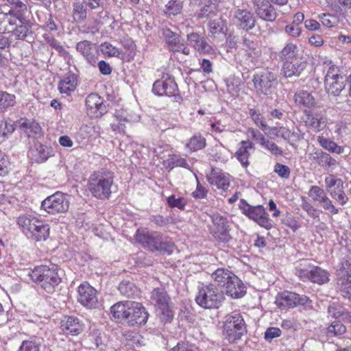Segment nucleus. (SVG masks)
<instances>
[{"instance_id": "obj_4", "label": "nucleus", "mask_w": 351, "mask_h": 351, "mask_svg": "<svg viewBox=\"0 0 351 351\" xmlns=\"http://www.w3.org/2000/svg\"><path fill=\"white\" fill-rule=\"evenodd\" d=\"M29 276L35 284L48 294L53 293L62 281L57 269L45 265L36 266Z\"/></svg>"}, {"instance_id": "obj_58", "label": "nucleus", "mask_w": 351, "mask_h": 351, "mask_svg": "<svg viewBox=\"0 0 351 351\" xmlns=\"http://www.w3.org/2000/svg\"><path fill=\"white\" fill-rule=\"evenodd\" d=\"M11 9L9 11H14L18 14H25L27 11V6L21 0H6Z\"/></svg>"}, {"instance_id": "obj_46", "label": "nucleus", "mask_w": 351, "mask_h": 351, "mask_svg": "<svg viewBox=\"0 0 351 351\" xmlns=\"http://www.w3.org/2000/svg\"><path fill=\"white\" fill-rule=\"evenodd\" d=\"M344 182H342L332 189L328 191L330 196L339 202L341 206L345 205L348 202V197L344 191Z\"/></svg>"}, {"instance_id": "obj_57", "label": "nucleus", "mask_w": 351, "mask_h": 351, "mask_svg": "<svg viewBox=\"0 0 351 351\" xmlns=\"http://www.w3.org/2000/svg\"><path fill=\"white\" fill-rule=\"evenodd\" d=\"M249 114L256 126L262 130H265L267 128V124L261 112L255 109L251 108L249 110Z\"/></svg>"}, {"instance_id": "obj_17", "label": "nucleus", "mask_w": 351, "mask_h": 351, "mask_svg": "<svg viewBox=\"0 0 351 351\" xmlns=\"http://www.w3.org/2000/svg\"><path fill=\"white\" fill-rule=\"evenodd\" d=\"M206 178L210 185L215 186L217 189L226 191L230 186L232 177L229 173L223 171L221 169L212 168Z\"/></svg>"}, {"instance_id": "obj_15", "label": "nucleus", "mask_w": 351, "mask_h": 351, "mask_svg": "<svg viewBox=\"0 0 351 351\" xmlns=\"http://www.w3.org/2000/svg\"><path fill=\"white\" fill-rule=\"evenodd\" d=\"M276 81L275 75L269 70H265L253 75L252 82L257 93L269 95L272 91L274 84Z\"/></svg>"}, {"instance_id": "obj_9", "label": "nucleus", "mask_w": 351, "mask_h": 351, "mask_svg": "<svg viewBox=\"0 0 351 351\" xmlns=\"http://www.w3.org/2000/svg\"><path fill=\"white\" fill-rule=\"evenodd\" d=\"M239 208L243 215L256 222L260 226L267 230H270L273 227V221L263 206H250L245 200L241 199Z\"/></svg>"}, {"instance_id": "obj_2", "label": "nucleus", "mask_w": 351, "mask_h": 351, "mask_svg": "<svg viewBox=\"0 0 351 351\" xmlns=\"http://www.w3.org/2000/svg\"><path fill=\"white\" fill-rule=\"evenodd\" d=\"M135 241L150 252H158L170 255L176 248L175 243L161 232L138 228L134 236Z\"/></svg>"}, {"instance_id": "obj_60", "label": "nucleus", "mask_w": 351, "mask_h": 351, "mask_svg": "<svg viewBox=\"0 0 351 351\" xmlns=\"http://www.w3.org/2000/svg\"><path fill=\"white\" fill-rule=\"evenodd\" d=\"M40 346L36 341L24 340L18 351H40Z\"/></svg>"}, {"instance_id": "obj_53", "label": "nucleus", "mask_w": 351, "mask_h": 351, "mask_svg": "<svg viewBox=\"0 0 351 351\" xmlns=\"http://www.w3.org/2000/svg\"><path fill=\"white\" fill-rule=\"evenodd\" d=\"M119 290L127 298H134L138 292L136 287L130 282H121L119 284Z\"/></svg>"}, {"instance_id": "obj_63", "label": "nucleus", "mask_w": 351, "mask_h": 351, "mask_svg": "<svg viewBox=\"0 0 351 351\" xmlns=\"http://www.w3.org/2000/svg\"><path fill=\"white\" fill-rule=\"evenodd\" d=\"M343 182L341 178H338L334 174H329L324 179L325 186L327 191L332 189V188L339 185L341 182Z\"/></svg>"}, {"instance_id": "obj_10", "label": "nucleus", "mask_w": 351, "mask_h": 351, "mask_svg": "<svg viewBox=\"0 0 351 351\" xmlns=\"http://www.w3.org/2000/svg\"><path fill=\"white\" fill-rule=\"evenodd\" d=\"M329 67L324 77V88L328 95L338 96L345 87L343 76L339 66L329 62Z\"/></svg>"}, {"instance_id": "obj_5", "label": "nucleus", "mask_w": 351, "mask_h": 351, "mask_svg": "<svg viewBox=\"0 0 351 351\" xmlns=\"http://www.w3.org/2000/svg\"><path fill=\"white\" fill-rule=\"evenodd\" d=\"M225 300L223 291L213 284L203 285L198 288L195 296L196 303L204 308H218Z\"/></svg>"}, {"instance_id": "obj_61", "label": "nucleus", "mask_w": 351, "mask_h": 351, "mask_svg": "<svg viewBox=\"0 0 351 351\" xmlns=\"http://www.w3.org/2000/svg\"><path fill=\"white\" fill-rule=\"evenodd\" d=\"M319 204L322 205L325 210L328 211L331 215H337L339 213L340 209L335 207L332 200L327 195Z\"/></svg>"}, {"instance_id": "obj_37", "label": "nucleus", "mask_w": 351, "mask_h": 351, "mask_svg": "<svg viewBox=\"0 0 351 351\" xmlns=\"http://www.w3.org/2000/svg\"><path fill=\"white\" fill-rule=\"evenodd\" d=\"M328 313L330 317L335 318V320L342 319L344 321H350L351 314L342 305L332 303L328 308Z\"/></svg>"}, {"instance_id": "obj_49", "label": "nucleus", "mask_w": 351, "mask_h": 351, "mask_svg": "<svg viewBox=\"0 0 351 351\" xmlns=\"http://www.w3.org/2000/svg\"><path fill=\"white\" fill-rule=\"evenodd\" d=\"M259 144L271 154L275 156H282L283 152L275 143L267 138L263 134H260L258 138Z\"/></svg>"}, {"instance_id": "obj_32", "label": "nucleus", "mask_w": 351, "mask_h": 351, "mask_svg": "<svg viewBox=\"0 0 351 351\" xmlns=\"http://www.w3.org/2000/svg\"><path fill=\"white\" fill-rule=\"evenodd\" d=\"M187 40L193 47L201 53L211 54L214 52V49L206 39L197 33L193 32L188 34Z\"/></svg>"}, {"instance_id": "obj_23", "label": "nucleus", "mask_w": 351, "mask_h": 351, "mask_svg": "<svg viewBox=\"0 0 351 351\" xmlns=\"http://www.w3.org/2000/svg\"><path fill=\"white\" fill-rule=\"evenodd\" d=\"M60 328L67 335L77 336L83 331L84 324L79 318L66 315L60 322Z\"/></svg>"}, {"instance_id": "obj_59", "label": "nucleus", "mask_w": 351, "mask_h": 351, "mask_svg": "<svg viewBox=\"0 0 351 351\" xmlns=\"http://www.w3.org/2000/svg\"><path fill=\"white\" fill-rule=\"evenodd\" d=\"M167 201L171 208H178L180 210H184L186 204L184 197L176 198L174 195L168 197Z\"/></svg>"}, {"instance_id": "obj_28", "label": "nucleus", "mask_w": 351, "mask_h": 351, "mask_svg": "<svg viewBox=\"0 0 351 351\" xmlns=\"http://www.w3.org/2000/svg\"><path fill=\"white\" fill-rule=\"evenodd\" d=\"M20 15L15 13L14 11L0 12V32L2 34L12 33L16 23L19 20Z\"/></svg>"}, {"instance_id": "obj_50", "label": "nucleus", "mask_w": 351, "mask_h": 351, "mask_svg": "<svg viewBox=\"0 0 351 351\" xmlns=\"http://www.w3.org/2000/svg\"><path fill=\"white\" fill-rule=\"evenodd\" d=\"M347 331L346 326L339 320H335L327 328V333L330 337H339Z\"/></svg>"}, {"instance_id": "obj_62", "label": "nucleus", "mask_w": 351, "mask_h": 351, "mask_svg": "<svg viewBox=\"0 0 351 351\" xmlns=\"http://www.w3.org/2000/svg\"><path fill=\"white\" fill-rule=\"evenodd\" d=\"M274 171L282 178L287 179L290 176V169L285 165L276 163L274 166Z\"/></svg>"}, {"instance_id": "obj_56", "label": "nucleus", "mask_w": 351, "mask_h": 351, "mask_svg": "<svg viewBox=\"0 0 351 351\" xmlns=\"http://www.w3.org/2000/svg\"><path fill=\"white\" fill-rule=\"evenodd\" d=\"M319 163L326 167H335L338 165L337 161L330 154L321 151L318 154Z\"/></svg>"}, {"instance_id": "obj_43", "label": "nucleus", "mask_w": 351, "mask_h": 351, "mask_svg": "<svg viewBox=\"0 0 351 351\" xmlns=\"http://www.w3.org/2000/svg\"><path fill=\"white\" fill-rule=\"evenodd\" d=\"M298 46L293 43H288L280 53V60L284 62L289 60H298Z\"/></svg>"}, {"instance_id": "obj_6", "label": "nucleus", "mask_w": 351, "mask_h": 351, "mask_svg": "<svg viewBox=\"0 0 351 351\" xmlns=\"http://www.w3.org/2000/svg\"><path fill=\"white\" fill-rule=\"evenodd\" d=\"M152 90L158 97H173L179 103L183 100L174 77L168 73H162L160 79L153 84Z\"/></svg>"}, {"instance_id": "obj_55", "label": "nucleus", "mask_w": 351, "mask_h": 351, "mask_svg": "<svg viewBox=\"0 0 351 351\" xmlns=\"http://www.w3.org/2000/svg\"><path fill=\"white\" fill-rule=\"evenodd\" d=\"M100 49L105 57H117L120 54L119 49L109 42L102 43L100 45Z\"/></svg>"}, {"instance_id": "obj_29", "label": "nucleus", "mask_w": 351, "mask_h": 351, "mask_svg": "<svg viewBox=\"0 0 351 351\" xmlns=\"http://www.w3.org/2000/svg\"><path fill=\"white\" fill-rule=\"evenodd\" d=\"M50 228L48 223L42 219L38 218L29 239L36 241H46L49 237Z\"/></svg>"}, {"instance_id": "obj_12", "label": "nucleus", "mask_w": 351, "mask_h": 351, "mask_svg": "<svg viewBox=\"0 0 351 351\" xmlns=\"http://www.w3.org/2000/svg\"><path fill=\"white\" fill-rule=\"evenodd\" d=\"M77 301L86 308H96L98 305L97 291L88 282L84 281L77 288Z\"/></svg>"}, {"instance_id": "obj_18", "label": "nucleus", "mask_w": 351, "mask_h": 351, "mask_svg": "<svg viewBox=\"0 0 351 351\" xmlns=\"http://www.w3.org/2000/svg\"><path fill=\"white\" fill-rule=\"evenodd\" d=\"M254 149L255 145L250 140H243L239 143L234 157L243 168L247 169L250 165V158Z\"/></svg>"}, {"instance_id": "obj_16", "label": "nucleus", "mask_w": 351, "mask_h": 351, "mask_svg": "<svg viewBox=\"0 0 351 351\" xmlns=\"http://www.w3.org/2000/svg\"><path fill=\"white\" fill-rule=\"evenodd\" d=\"M329 273L318 266H313L310 269H301L298 271L299 278L303 281L323 285L329 281Z\"/></svg>"}, {"instance_id": "obj_27", "label": "nucleus", "mask_w": 351, "mask_h": 351, "mask_svg": "<svg viewBox=\"0 0 351 351\" xmlns=\"http://www.w3.org/2000/svg\"><path fill=\"white\" fill-rule=\"evenodd\" d=\"M337 275L341 289L350 297L351 295V263L348 261L343 263Z\"/></svg>"}, {"instance_id": "obj_45", "label": "nucleus", "mask_w": 351, "mask_h": 351, "mask_svg": "<svg viewBox=\"0 0 351 351\" xmlns=\"http://www.w3.org/2000/svg\"><path fill=\"white\" fill-rule=\"evenodd\" d=\"M317 142L320 146L331 153L339 154H342L344 151L343 147L338 145L335 141L325 138L324 136H318Z\"/></svg>"}, {"instance_id": "obj_36", "label": "nucleus", "mask_w": 351, "mask_h": 351, "mask_svg": "<svg viewBox=\"0 0 351 351\" xmlns=\"http://www.w3.org/2000/svg\"><path fill=\"white\" fill-rule=\"evenodd\" d=\"M234 276L235 274L232 271L224 268H218L211 274V278L217 286L224 289Z\"/></svg>"}, {"instance_id": "obj_51", "label": "nucleus", "mask_w": 351, "mask_h": 351, "mask_svg": "<svg viewBox=\"0 0 351 351\" xmlns=\"http://www.w3.org/2000/svg\"><path fill=\"white\" fill-rule=\"evenodd\" d=\"M16 130V121H12L10 119H0V137H8L12 134Z\"/></svg>"}, {"instance_id": "obj_31", "label": "nucleus", "mask_w": 351, "mask_h": 351, "mask_svg": "<svg viewBox=\"0 0 351 351\" xmlns=\"http://www.w3.org/2000/svg\"><path fill=\"white\" fill-rule=\"evenodd\" d=\"M306 62L299 60H289L283 62L282 72L285 77H298L305 69Z\"/></svg>"}, {"instance_id": "obj_41", "label": "nucleus", "mask_w": 351, "mask_h": 351, "mask_svg": "<svg viewBox=\"0 0 351 351\" xmlns=\"http://www.w3.org/2000/svg\"><path fill=\"white\" fill-rule=\"evenodd\" d=\"M87 9L84 3L77 1L73 3L72 18L76 23H82L87 19Z\"/></svg>"}, {"instance_id": "obj_39", "label": "nucleus", "mask_w": 351, "mask_h": 351, "mask_svg": "<svg viewBox=\"0 0 351 351\" xmlns=\"http://www.w3.org/2000/svg\"><path fill=\"white\" fill-rule=\"evenodd\" d=\"M162 165L169 171L175 167L187 168L189 167L186 160L178 154H170L168 158L162 161Z\"/></svg>"}, {"instance_id": "obj_38", "label": "nucleus", "mask_w": 351, "mask_h": 351, "mask_svg": "<svg viewBox=\"0 0 351 351\" xmlns=\"http://www.w3.org/2000/svg\"><path fill=\"white\" fill-rule=\"evenodd\" d=\"M241 50L245 58L251 62H253L260 54L256 43L247 38H243Z\"/></svg>"}, {"instance_id": "obj_25", "label": "nucleus", "mask_w": 351, "mask_h": 351, "mask_svg": "<svg viewBox=\"0 0 351 351\" xmlns=\"http://www.w3.org/2000/svg\"><path fill=\"white\" fill-rule=\"evenodd\" d=\"M234 23L241 29L248 31L254 27L256 19L254 14L246 10H238L234 16Z\"/></svg>"}, {"instance_id": "obj_64", "label": "nucleus", "mask_w": 351, "mask_h": 351, "mask_svg": "<svg viewBox=\"0 0 351 351\" xmlns=\"http://www.w3.org/2000/svg\"><path fill=\"white\" fill-rule=\"evenodd\" d=\"M169 351H199V349L193 345L187 342H178L176 346Z\"/></svg>"}, {"instance_id": "obj_7", "label": "nucleus", "mask_w": 351, "mask_h": 351, "mask_svg": "<svg viewBox=\"0 0 351 351\" xmlns=\"http://www.w3.org/2000/svg\"><path fill=\"white\" fill-rule=\"evenodd\" d=\"M223 335L230 343H234L246 333V324L239 313L233 312L226 317L223 326Z\"/></svg>"}, {"instance_id": "obj_11", "label": "nucleus", "mask_w": 351, "mask_h": 351, "mask_svg": "<svg viewBox=\"0 0 351 351\" xmlns=\"http://www.w3.org/2000/svg\"><path fill=\"white\" fill-rule=\"evenodd\" d=\"M212 226L210 227V232L219 242L228 243L232 237L230 234V227L229 221L226 216L219 213H214L210 216Z\"/></svg>"}, {"instance_id": "obj_19", "label": "nucleus", "mask_w": 351, "mask_h": 351, "mask_svg": "<svg viewBox=\"0 0 351 351\" xmlns=\"http://www.w3.org/2000/svg\"><path fill=\"white\" fill-rule=\"evenodd\" d=\"M88 114L95 118L101 117L105 113L104 99L97 93L89 94L85 100Z\"/></svg>"}, {"instance_id": "obj_21", "label": "nucleus", "mask_w": 351, "mask_h": 351, "mask_svg": "<svg viewBox=\"0 0 351 351\" xmlns=\"http://www.w3.org/2000/svg\"><path fill=\"white\" fill-rule=\"evenodd\" d=\"M21 130L29 138H38L42 135L43 130L39 123L34 119L21 117L16 121V128Z\"/></svg>"}, {"instance_id": "obj_26", "label": "nucleus", "mask_w": 351, "mask_h": 351, "mask_svg": "<svg viewBox=\"0 0 351 351\" xmlns=\"http://www.w3.org/2000/svg\"><path fill=\"white\" fill-rule=\"evenodd\" d=\"M232 278L224 287L226 294L232 298H241L246 293V287L236 275Z\"/></svg>"}, {"instance_id": "obj_8", "label": "nucleus", "mask_w": 351, "mask_h": 351, "mask_svg": "<svg viewBox=\"0 0 351 351\" xmlns=\"http://www.w3.org/2000/svg\"><path fill=\"white\" fill-rule=\"evenodd\" d=\"M151 303L160 313L161 319L170 322L173 317L171 298L164 288H154L150 295Z\"/></svg>"}, {"instance_id": "obj_52", "label": "nucleus", "mask_w": 351, "mask_h": 351, "mask_svg": "<svg viewBox=\"0 0 351 351\" xmlns=\"http://www.w3.org/2000/svg\"><path fill=\"white\" fill-rule=\"evenodd\" d=\"M308 195L314 202L319 204L327 195L322 188L314 185L309 189Z\"/></svg>"}, {"instance_id": "obj_20", "label": "nucleus", "mask_w": 351, "mask_h": 351, "mask_svg": "<svg viewBox=\"0 0 351 351\" xmlns=\"http://www.w3.org/2000/svg\"><path fill=\"white\" fill-rule=\"evenodd\" d=\"M293 101L298 107L303 109L304 113H308L317 106V101L312 93L307 90L297 91L293 96Z\"/></svg>"}, {"instance_id": "obj_42", "label": "nucleus", "mask_w": 351, "mask_h": 351, "mask_svg": "<svg viewBox=\"0 0 351 351\" xmlns=\"http://www.w3.org/2000/svg\"><path fill=\"white\" fill-rule=\"evenodd\" d=\"M206 146V139L201 134L193 135L186 143V148L191 152L202 150L204 149Z\"/></svg>"}, {"instance_id": "obj_13", "label": "nucleus", "mask_w": 351, "mask_h": 351, "mask_svg": "<svg viewBox=\"0 0 351 351\" xmlns=\"http://www.w3.org/2000/svg\"><path fill=\"white\" fill-rule=\"evenodd\" d=\"M41 208L49 214L65 213L69 208V202L61 192H56L42 202Z\"/></svg>"}, {"instance_id": "obj_24", "label": "nucleus", "mask_w": 351, "mask_h": 351, "mask_svg": "<svg viewBox=\"0 0 351 351\" xmlns=\"http://www.w3.org/2000/svg\"><path fill=\"white\" fill-rule=\"evenodd\" d=\"M33 23L28 19L25 14L19 16V20L16 23L12 35L17 40H25L27 36L32 34Z\"/></svg>"}, {"instance_id": "obj_22", "label": "nucleus", "mask_w": 351, "mask_h": 351, "mask_svg": "<svg viewBox=\"0 0 351 351\" xmlns=\"http://www.w3.org/2000/svg\"><path fill=\"white\" fill-rule=\"evenodd\" d=\"M79 84L78 75L69 71L58 82V89L62 95L71 96Z\"/></svg>"}, {"instance_id": "obj_34", "label": "nucleus", "mask_w": 351, "mask_h": 351, "mask_svg": "<svg viewBox=\"0 0 351 351\" xmlns=\"http://www.w3.org/2000/svg\"><path fill=\"white\" fill-rule=\"evenodd\" d=\"M38 218V217L32 214L27 213L21 214L16 218V224L27 238H29Z\"/></svg>"}, {"instance_id": "obj_35", "label": "nucleus", "mask_w": 351, "mask_h": 351, "mask_svg": "<svg viewBox=\"0 0 351 351\" xmlns=\"http://www.w3.org/2000/svg\"><path fill=\"white\" fill-rule=\"evenodd\" d=\"M169 49L173 52L181 51L184 55L190 54V49L184 43L180 42L178 36L173 32L168 30L165 36Z\"/></svg>"}, {"instance_id": "obj_3", "label": "nucleus", "mask_w": 351, "mask_h": 351, "mask_svg": "<svg viewBox=\"0 0 351 351\" xmlns=\"http://www.w3.org/2000/svg\"><path fill=\"white\" fill-rule=\"evenodd\" d=\"M114 173L109 170L94 171L89 177L87 187L93 197L99 200L109 199L113 193Z\"/></svg>"}, {"instance_id": "obj_33", "label": "nucleus", "mask_w": 351, "mask_h": 351, "mask_svg": "<svg viewBox=\"0 0 351 351\" xmlns=\"http://www.w3.org/2000/svg\"><path fill=\"white\" fill-rule=\"evenodd\" d=\"M256 13L263 20L266 21H274L277 17V13L274 7L267 0H262L257 3Z\"/></svg>"}, {"instance_id": "obj_47", "label": "nucleus", "mask_w": 351, "mask_h": 351, "mask_svg": "<svg viewBox=\"0 0 351 351\" xmlns=\"http://www.w3.org/2000/svg\"><path fill=\"white\" fill-rule=\"evenodd\" d=\"M16 96L6 91L0 90V114L15 106Z\"/></svg>"}, {"instance_id": "obj_14", "label": "nucleus", "mask_w": 351, "mask_h": 351, "mask_svg": "<svg viewBox=\"0 0 351 351\" xmlns=\"http://www.w3.org/2000/svg\"><path fill=\"white\" fill-rule=\"evenodd\" d=\"M309 301V298L304 295H301L295 292L285 291L277 294L275 303L279 308L284 310L305 305Z\"/></svg>"}, {"instance_id": "obj_48", "label": "nucleus", "mask_w": 351, "mask_h": 351, "mask_svg": "<svg viewBox=\"0 0 351 351\" xmlns=\"http://www.w3.org/2000/svg\"><path fill=\"white\" fill-rule=\"evenodd\" d=\"M209 33L213 37L220 34H226V23L221 18L211 20L208 23Z\"/></svg>"}, {"instance_id": "obj_1", "label": "nucleus", "mask_w": 351, "mask_h": 351, "mask_svg": "<svg viewBox=\"0 0 351 351\" xmlns=\"http://www.w3.org/2000/svg\"><path fill=\"white\" fill-rule=\"evenodd\" d=\"M112 319L119 323L125 322L130 326L145 325L149 319V313L140 302L121 301L113 304L110 308Z\"/></svg>"}, {"instance_id": "obj_30", "label": "nucleus", "mask_w": 351, "mask_h": 351, "mask_svg": "<svg viewBox=\"0 0 351 351\" xmlns=\"http://www.w3.org/2000/svg\"><path fill=\"white\" fill-rule=\"evenodd\" d=\"M76 49L91 64H95L97 60V50L95 46L88 40L77 43Z\"/></svg>"}, {"instance_id": "obj_44", "label": "nucleus", "mask_w": 351, "mask_h": 351, "mask_svg": "<svg viewBox=\"0 0 351 351\" xmlns=\"http://www.w3.org/2000/svg\"><path fill=\"white\" fill-rule=\"evenodd\" d=\"M184 0H169L165 6L164 14L167 17L177 16L182 13Z\"/></svg>"}, {"instance_id": "obj_54", "label": "nucleus", "mask_w": 351, "mask_h": 351, "mask_svg": "<svg viewBox=\"0 0 351 351\" xmlns=\"http://www.w3.org/2000/svg\"><path fill=\"white\" fill-rule=\"evenodd\" d=\"M318 19L324 26L329 28L336 26L339 22L337 17L330 13L319 14Z\"/></svg>"}, {"instance_id": "obj_40", "label": "nucleus", "mask_w": 351, "mask_h": 351, "mask_svg": "<svg viewBox=\"0 0 351 351\" xmlns=\"http://www.w3.org/2000/svg\"><path fill=\"white\" fill-rule=\"evenodd\" d=\"M304 114L306 117V123L316 132H320L325 127L326 123L322 114H313L312 110Z\"/></svg>"}]
</instances>
